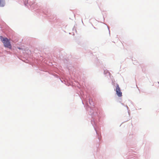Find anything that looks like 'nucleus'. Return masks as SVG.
<instances>
[{
	"label": "nucleus",
	"mask_w": 159,
	"mask_h": 159,
	"mask_svg": "<svg viewBox=\"0 0 159 159\" xmlns=\"http://www.w3.org/2000/svg\"><path fill=\"white\" fill-rule=\"evenodd\" d=\"M5 5L4 0H0V7H3Z\"/></svg>",
	"instance_id": "obj_3"
},
{
	"label": "nucleus",
	"mask_w": 159,
	"mask_h": 159,
	"mask_svg": "<svg viewBox=\"0 0 159 159\" xmlns=\"http://www.w3.org/2000/svg\"><path fill=\"white\" fill-rule=\"evenodd\" d=\"M0 39L5 47L8 48L9 49L11 48V45L10 42V40L7 38H3L2 36L0 37Z\"/></svg>",
	"instance_id": "obj_1"
},
{
	"label": "nucleus",
	"mask_w": 159,
	"mask_h": 159,
	"mask_svg": "<svg viewBox=\"0 0 159 159\" xmlns=\"http://www.w3.org/2000/svg\"><path fill=\"white\" fill-rule=\"evenodd\" d=\"M116 91L117 95L119 97H121L122 96V93L121 91L120 88L118 84H116Z\"/></svg>",
	"instance_id": "obj_2"
},
{
	"label": "nucleus",
	"mask_w": 159,
	"mask_h": 159,
	"mask_svg": "<svg viewBox=\"0 0 159 159\" xmlns=\"http://www.w3.org/2000/svg\"><path fill=\"white\" fill-rule=\"evenodd\" d=\"M28 0H25V4L26 5L28 3Z\"/></svg>",
	"instance_id": "obj_4"
}]
</instances>
